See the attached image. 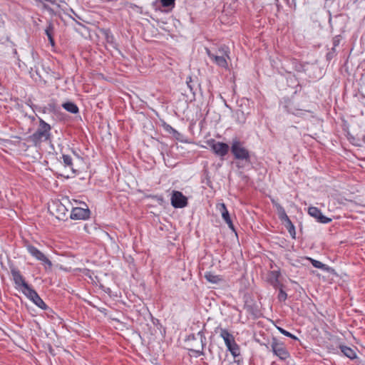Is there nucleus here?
Segmentation results:
<instances>
[{"label":"nucleus","mask_w":365,"mask_h":365,"mask_svg":"<svg viewBox=\"0 0 365 365\" xmlns=\"http://www.w3.org/2000/svg\"><path fill=\"white\" fill-rule=\"evenodd\" d=\"M38 119L39 125L36 130L29 137V140L36 146L42 142L50 140L51 137V126L42 118H38Z\"/></svg>","instance_id":"1"},{"label":"nucleus","mask_w":365,"mask_h":365,"mask_svg":"<svg viewBox=\"0 0 365 365\" xmlns=\"http://www.w3.org/2000/svg\"><path fill=\"white\" fill-rule=\"evenodd\" d=\"M187 343L190 346V351L195 353V357L204 355V347L206 345V337L202 331L197 334H192L188 336Z\"/></svg>","instance_id":"2"},{"label":"nucleus","mask_w":365,"mask_h":365,"mask_svg":"<svg viewBox=\"0 0 365 365\" xmlns=\"http://www.w3.org/2000/svg\"><path fill=\"white\" fill-rule=\"evenodd\" d=\"M206 53L217 66L222 68H227L226 58L230 59V48L228 46L225 45L220 46L215 54L212 53L208 48H206Z\"/></svg>","instance_id":"3"},{"label":"nucleus","mask_w":365,"mask_h":365,"mask_svg":"<svg viewBox=\"0 0 365 365\" xmlns=\"http://www.w3.org/2000/svg\"><path fill=\"white\" fill-rule=\"evenodd\" d=\"M231 153L236 160H244L246 163H250V155L249 150L245 148L243 143L238 138L232 139L231 144Z\"/></svg>","instance_id":"4"},{"label":"nucleus","mask_w":365,"mask_h":365,"mask_svg":"<svg viewBox=\"0 0 365 365\" xmlns=\"http://www.w3.org/2000/svg\"><path fill=\"white\" fill-rule=\"evenodd\" d=\"M220 336L223 339L228 351L234 357L240 356V349L235 342L233 335L225 329L220 328Z\"/></svg>","instance_id":"5"},{"label":"nucleus","mask_w":365,"mask_h":365,"mask_svg":"<svg viewBox=\"0 0 365 365\" xmlns=\"http://www.w3.org/2000/svg\"><path fill=\"white\" fill-rule=\"evenodd\" d=\"M271 348L273 353L281 360H286L289 357V353L284 343L273 338L271 342Z\"/></svg>","instance_id":"6"},{"label":"nucleus","mask_w":365,"mask_h":365,"mask_svg":"<svg viewBox=\"0 0 365 365\" xmlns=\"http://www.w3.org/2000/svg\"><path fill=\"white\" fill-rule=\"evenodd\" d=\"M213 153L221 158L225 157L229 152L230 147L225 143L210 140L207 142Z\"/></svg>","instance_id":"7"},{"label":"nucleus","mask_w":365,"mask_h":365,"mask_svg":"<svg viewBox=\"0 0 365 365\" xmlns=\"http://www.w3.org/2000/svg\"><path fill=\"white\" fill-rule=\"evenodd\" d=\"M26 247L29 254L35 257L37 260L41 261L42 264L47 265L49 268L52 267L51 260L36 247L31 245H26Z\"/></svg>","instance_id":"8"},{"label":"nucleus","mask_w":365,"mask_h":365,"mask_svg":"<svg viewBox=\"0 0 365 365\" xmlns=\"http://www.w3.org/2000/svg\"><path fill=\"white\" fill-rule=\"evenodd\" d=\"M171 205L175 208H182L187 205V198L180 191L174 190L171 196Z\"/></svg>","instance_id":"9"},{"label":"nucleus","mask_w":365,"mask_h":365,"mask_svg":"<svg viewBox=\"0 0 365 365\" xmlns=\"http://www.w3.org/2000/svg\"><path fill=\"white\" fill-rule=\"evenodd\" d=\"M86 207H73L71 212L70 217L72 220H85L90 217L91 211L85 205Z\"/></svg>","instance_id":"10"},{"label":"nucleus","mask_w":365,"mask_h":365,"mask_svg":"<svg viewBox=\"0 0 365 365\" xmlns=\"http://www.w3.org/2000/svg\"><path fill=\"white\" fill-rule=\"evenodd\" d=\"M11 274L12 275L14 282L16 284V287L20 290L28 286L29 284L26 282L24 277L21 274L20 271L14 266L10 267Z\"/></svg>","instance_id":"11"},{"label":"nucleus","mask_w":365,"mask_h":365,"mask_svg":"<svg viewBox=\"0 0 365 365\" xmlns=\"http://www.w3.org/2000/svg\"><path fill=\"white\" fill-rule=\"evenodd\" d=\"M308 213L312 217L317 220L319 222L327 224L331 221V218L324 216L321 210L316 207H310L308 209Z\"/></svg>","instance_id":"12"},{"label":"nucleus","mask_w":365,"mask_h":365,"mask_svg":"<svg viewBox=\"0 0 365 365\" xmlns=\"http://www.w3.org/2000/svg\"><path fill=\"white\" fill-rule=\"evenodd\" d=\"M277 207L278 210L282 211L281 219L285 220V221L287 222V230H288L289 233L290 234V235L292 237V238L294 239L295 235H296V232H295V227H294V225L292 224V222H291V220H289V218L285 213V211L283 209V207L279 205H277Z\"/></svg>","instance_id":"13"},{"label":"nucleus","mask_w":365,"mask_h":365,"mask_svg":"<svg viewBox=\"0 0 365 365\" xmlns=\"http://www.w3.org/2000/svg\"><path fill=\"white\" fill-rule=\"evenodd\" d=\"M217 208L219 210V212L221 213L222 219L225 220V222L227 224L228 227L234 230V225L232 222V220L230 217L229 212L225 205V203H220L217 205Z\"/></svg>","instance_id":"14"},{"label":"nucleus","mask_w":365,"mask_h":365,"mask_svg":"<svg viewBox=\"0 0 365 365\" xmlns=\"http://www.w3.org/2000/svg\"><path fill=\"white\" fill-rule=\"evenodd\" d=\"M68 211V209L63 204L60 202L56 204V218L63 220L66 217Z\"/></svg>","instance_id":"15"},{"label":"nucleus","mask_w":365,"mask_h":365,"mask_svg":"<svg viewBox=\"0 0 365 365\" xmlns=\"http://www.w3.org/2000/svg\"><path fill=\"white\" fill-rule=\"evenodd\" d=\"M341 351L348 358L354 359L356 357V354L354 349L345 345H340Z\"/></svg>","instance_id":"16"},{"label":"nucleus","mask_w":365,"mask_h":365,"mask_svg":"<svg viewBox=\"0 0 365 365\" xmlns=\"http://www.w3.org/2000/svg\"><path fill=\"white\" fill-rule=\"evenodd\" d=\"M205 278L210 283L218 284L222 279L220 275L215 274L211 272H207L205 273Z\"/></svg>","instance_id":"17"},{"label":"nucleus","mask_w":365,"mask_h":365,"mask_svg":"<svg viewBox=\"0 0 365 365\" xmlns=\"http://www.w3.org/2000/svg\"><path fill=\"white\" fill-rule=\"evenodd\" d=\"M62 107L68 112L76 114L79 112V109L76 104L73 102L68 101L62 104Z\"/></svg>","instance_id":"18"},{"label":"nucleus","mask_w":365,"mask_h":365,"mask_svg":"<svg viewBox=\"0 0 365 365\" xmlns=\"http://www.w3.org/2000/svg\"><path fill=\"white\" fill-rule=\"evenodd\" d=\"M53 30H54V28L51 23H49L48 26L45 29V33H46V36H48V41L51 46H54V44H55V41H54V39L53 37Z\"/></svg>","instance_id":"19"},{"label":"nucleus","mask_w":365,"mask_h":365,"mask_svg":"<svg viewBox=\"0 0 365 365\" xmlns=\"http://www.w3.org/2000/svg\"><path fill=\"white\" fill-rule=\"evenodd\" d=\"M308 259L311 262L312 264L316 268H319L324 271H329V269H331V268L329 266H327L325 264H323L320 261L312 258H308Z\"/></svg>","instance_id":"20"},{"label":"nucleus","mask_w":365,"mask_h":365,"mask_svg":"<svg viewBox=\"0 0 365 365\" xmlns=\"http://www.w3.org/2000/svg\"><path fill=\"white\" fill-rule=\"evenodd\" d=\"M21 292L30 300H32L34 298V296L36 295V294H37V292L34 289H33L29 285H28L26 287H24V289H22Z\"/></svg>","instance_id":"21"},{"label":"nucleus","mask_w":365,"mask_h":365,"mask_svg":"<svg viewBox=\"0 0 365 365\" xmlns=\"http://www.w3.org/2000/svg\"><path fill=\"white\" fill-rule=\"evenodd\" d=\"M37 307L41 308V309H46L47 305L45 304V302L42 300V299L39 297L38 293L36 295L34 296V298L31 300Z\"/></svg>","instance_id":"22"},{"label":"nucleus","mask_w":365,"mask_h":365,"mask_svg":"<svg viewBox=\"0 0 365 365\" xmlns=\"http://www.w3.org/2000/svg\"><path fill=\"white\" fill-rule=\"evenodd\" d=\"M280 275H281V273H280L279 270L271 271L268 275V282L269 283H272L273 282H276L277 280L279 279Z\"/></svg>","instance_id":"23"},{"label":"nucleus","mask_w":365,"mask_h":365,"mask_svg":"<svg viewBox=\"0 0 365 365\" xmlns=\"http://www.w3.org/2000/svg\"><path fill=\"white\" fill-rule=\"evenodd\" d=\"M63 163L66 166L69 167L73 173H76V170L73 168L72 158L68 155H63Z\"/></svg>","instance_id":"24"},{"label":"nucleus","mask_w":365,"mask_h":365,"mask_svg":"<svg viewBox=\"0 0 365 365\" xmlns=\"http://www.w3.org/2000/svg\"><path fill=\"white\" fill-rule=\"evenodd\" d=\"M277 329L279 330V331L281 334H284L286 336H288V337L292 338V339H295V340L298 339L297 336H295L294 335H293L290 332L286 331L285 329H282L281 327H277Z\"/></svg>","instance_id":"25"},{"label":"nucleus","mask_w":365,"mask_h":365,"mask_svg":"<svg viewBox=\"0 0 365 365\" xmlns=\"http://www.w3.org/2000/svg\"><path fill=\"white\" fill-rule=\"evenodd\" d=\"M175 0H160V3L164 7H174Z\"/></svg>","instance_id":"26"},{"label":"nucleus","mask_w":365,"mask_h":365,"mask_svg":"<svg viewBox=\"0 0 365 365\" xmlns=\"http://www.w3.org/2000/svg\"><path fill=\"white\" fill-rule=\"evenodd\" d=\"M278 299L280 301V302H284L287 298V293L283 290V289L280 288L279 290V294H278Z\"/></svg>","instance_id":"27"},{"label":"nucleus","mask_w":365,"mask_h":365,"mask_svg":"<svg viewBox=\"0 0 365 365\" xmlns=\"http://www.w3.org/2000/svg\"><path fill=\"white\" fill-rule=\"evenodd\" d=\"M270 284L274 288L279 290L280 288L283 289V284L279 282V280H277L276 282H273L270 283Z\"/></svg>","instance_id":"28"},{"label":"nucleus","mask_w":365,"mask_h":365,"mask_svg":"<svg viewBox=\"0 0 365 365\" xmlns=\"http://www.w3.org/2000/svg\"><path fill=\"white\" fill-rule=\"evenodd\" d=\"M339 43V39L338 38V37H335L333 39V46L334 47L332 48V50L333 51H335V47L337 46Z\"/></svg>","instance_id":"29"},{"label":"nucleus","mask_w":365,"mask_h":365,"mask_svg":"<svg viewBox=\"0 0 365 365\" xmlns=\"http://www.w3.org/2000/svg\"><path fill=\"white\" fill-rule=\"evenodd\" d=\"M299 110H302V109H292V108H288V112H289L294 115H297Z\"/></svg>","instance_id":"30"},{"label":"nucleus","mask_w":365,"mask_h":365,"mask_svg":"<svg viewBox=\"0 0 365 365\" xmlns=\"http://www.w3.org/2000/svg\"><path fill=\"white\" fill-rule=\"evenodd\" d=\"M106 38H107L108 41H110V39L113 38V36H109L108 34H107Z\"/></svg>","instance_id":"31"},{"label":"nucleus","mask_w":365,"mask_h":365,"mask_svg":"<svg viewBox=\"0 0 365 365\" xmlns=\"http://www.w3.org/2000/svg\"><path fill=\"white\" fill-rule=\"evenodd\" d=\"M187 83L188 87L190 88V90H192V87L190 86L191 83H190L189 81H187Z\"/></svg>","instance_id":"32"},{"label":"nucleus","mask_w":365,"mask_h":365,"mask_svg":"<svg viewBox=\"0 0 365 365\" xmlns=\"http://www.w3.org/2000/svg\"><path fill=\"white\" fill-rule=\"evenodd\" d=\"M187 83L188 87L190 88V90H192V87L190 86L191 83H190L189 81H187Z\"/></svg>","instance_id":"33"},{"label":"nucleus","mask_w":365,"mask_h":365,"mask_svg":"<svg viewBox=\"0 0 365 365\" xmlns=\"http://www.w3.org/2000/svg\"><path fill=\"white\" fill-rule=\"evenodd\" d=\"M364 143H365V136H364Z\"/></svg>","instance_id":"34"}]
</instances>
